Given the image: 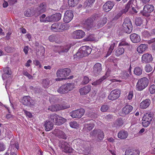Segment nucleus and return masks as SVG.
Instances as JSON below:
<instances>
[{"label": "nucleus", "instance_id": "25", "mask_svg": "<svg viewBox=\"0 0 155 155\" xmlns=\"http://www.w3.org/2000/svg\"><path fill=\"white\" fill-rule=\"evenodd\" d=\"M46 10V6L45 3H43L40 4L37 8V12L38 13L41 14L45 12Z\"/></svg>", "mask_w": 155, "mask_h": 155}, {"label": "nucleus", "instance_id": "22", "mask_svg": "<svg viewBox=\"0 0 155 155\" xmlns=\"http://www.w3.org/2000/svg\"><path fill=\"white\" fill-rule=\"evenodd\" d=\"M91 86L87 85L80 89L79 91L81 95H85L88 93L91 90Z\"/></svg>", "mask_w": 155, "mask_h": 155}, {"label": "nucleus", "instance_id": "63", "mask_svg": "<svg viewBox=\"0 0 155 155\" xmlns=\"http://www.w3.org/2000/svg\"><path fill=\"white\" fill-rule=\"evenodd\" d=\"M24 112L26 114V116L28 117H29L31 118L32 117V114L30 112H28V111L25 110H24Z\"/></svg>", "mask_w": 155, "mask_h": 155}, {"label": "nucleus", "instance_id": "23", "mask_svg": "<svg viewBox=\"0 0 155 155\" xmlns=\"http://www.w3.org/2000/svg\"><path fill=\"white\" fill-rule=\"evenodd\" d=\"M53 133L55 134L56 136L59 138L64 139H66L67 138V136L65 134L63 131L55 129L53 132Z\"/></svg>", "mask_w": 155, "mask_h": 155}, {"label": "nucleus", "instance_id": "45", "mask_svg": "<svg viewBox=\"0 0 155 155\" xmlns=\"http://www.w3.org/2000/svg\"><path fill=\"white\" fill-rule=\"evenodd\" d=\"M132 7V3L131 1H129L126 5L125 8L123 11L124 12H126L129 9H131Z\"/></svg>", "mask_w": 155, "mask_h": 155}, {"label": "nucleus", "instance_id": "20", "mask_svg": "<svg viewBox=\"0 0 155 155\" xmlns=\"http://www.w3.org/2000/svg\"><path fill=\"white\" fill-rule=\"evenodd\" d=\"M53 123L50 119H48L45 122L44 124L45 129L46 131H48L51 130L53 128Z\"/></svg>", "mask_w": 155, "mask_h": 155}, {"label": "nucleus", "instance_id": "35", "mask_svg": "<svg viewBox=\"0 0 155 155\" xmlns=\"http://www.w3.org/2000/svg\"><path fill=\"white\" fill-rule=\"evenodd\" d=\"M108 76L107 75V74H106L105 76H104L102 78L92 83L91 84L92 85L94 86H96L97 85H99L101 84L102 81H103Z\"/></svg>", "mask_w": 155, "mask_h": 155}, {"label": "nucleus", "instance_id": "61", "mask_svg": "<svg viewBox=\"0 0 155 155\" xmlns=\"http://www.w3.org/2000/svg\"><path fill=\"white\" fill-rule=\"evenodd\" d=\"M143 35L145 37H148L150 36V34L147 31H145L142 33Z\"/></svg>", "mask_w": 155, "mask_h": 155}, {"label": "nucleus", "instance_id": "50", "mask_svg": "<svg viewBox=\"0 0 155 155\" xmlns=\"http://www.w3.org/2000/svg\"><path fill=\"white\" fill-rule=\"evenodd\" d=\"M70 107V105L67 104L62 105H59V110L67 109Z\"/></svg>", "mask_w": 155, "mask_h": 155}, {"label": "nucleus", "instance_id": "47", "mask_svg": "<svg viewBox=\"0 0 155 155\" xmlns=\"http://www.w3.org/2000/svg\"><path fill=\"white\" fill-rule=\"evenodd\" d=\"M70 127L73 128H77L79 127L78 124L75 121H72L69 123Z\"/></svg>", "mask_w": 155, "mask_h": 155}, {"label": "nucleus", "instance_id": "14", "mask_svg": "<svg viewBox=\"0 0 155 155\" xmlns=\"http://www.w3.org/2000/svg\"><path fill=\"white\" fill-rule=\"evenodd\" d=\"M61 17V14L56 13L46 17V22L57 21L59 20Z\"/></svg>", "mask_w": 155, "mask_h": 155}, {"label": "nucleus", "instance_id": "19", "mask_svg": "<svg viewBox=\"0 0 155 155\" xmlns=\"http://www.w3.org/2000/svg\"><path fill=\"white\" fill-rule=\"evenodd\" d=\"M101 70V64L100 63H97L95 64L94 68L93 76H97L100 73Z\"/></svg>", "mask_w": 155, "mask_h": 155}, {"label": "nucleus", "instance_id": "64", "mask_svg": "<svg viewBox=\"0 0 155 155\" xmlns=\"http://www.w3.org/2000/svg\"><path fill=\"white\" fill-rule=\"evenodd\" d=\"M23 74L27 77L29 79H31L32 78V76L30 74H28V72H25L23 73Z\"/></svg>", "mask_w": 155, "mask_h": 155}, {"label": "nucleus", "instance_id": "49", "mask_svg": "<svg viewBox=\"0 0 155 155\" xmlns=\"http://www.w3.org/2000/svg\"><path fill=\"white\" fill-rule=\"evenodd\" d=\"M94 39L95 38L94 37V35H91L86 37L84 39V41H92L94 40Z\"/></svg>", "mask_w": 155, "mask_h": 155}, {"label": "nucleus", "instance_id": "12", "mask_svg": "<svg viewBox=\"0 0 155 155\" xmlns=\"http://www.w3.org/2000/svg\"><path fill=\"white\" fill-rule=\"evenodd\" d=\"M60 147H61L62 151L66 153H71L72 152L73 149L69 146L68 143L62 141L60 143Z\"/></svg>", "mask_w": 155, "mask_h": 155}, {"label": "nucleus", "instance_id": "32", "mask_svg": "<svg viewBox=\"0 0 155 155\" xmlns=\"http://www.w3.org/2000/svg\"><path fill=\"white\" fill-rule=\"evenodd\" d=\"M140 152L138 150H128L125 152V155H139Z\"/></svg>", "mask_w": 155, "mask_h": 155}, {"label": "nucleus", "instance_id": "21", "mask_svg": "<svg viewBox=\"0 0 155 155\" xmlns=\"http://www.w3.org/2000/svg\"><path fill=\"white\" fill-rule=\"evenodd\" d=\"M133 109V107L129 105L124 106L122 109V115L124 116L129 113Z\"/></svg>", "mask_w": 155, "mask_h": 155}, {"label": "nucleus", "instance_id": "37", "mask_svg": "<svg viewBox=\"0 0 155 155\" xmlns=\"http://www.w3.org/2000/svg\"><path fill=\"white\" fill-rule=\"evenodd\" d=\"M41 84L44 88H48L50 86V81L47 78L44 79L42 80Z\"/></svg>", "mask_w": 155, "mask_h": 155}, {"label": "nucleus", "instance_id": "62", "mask_svg": "<svg viewBox=\"0 0 155 155\" xmlns=\"http://www.w3.org/2000/svg\"><path fill=\"white\" fill-rule=\"evenodd\" d=\"M5 149V146L2 143H0V151H4Z\"/></svg>", "mask_w": 155, "mask_h": 155}, {"label": "nucleus", "instance_id": "43", "mask_svg": "<svg viewBox=\"0 0 155 155\" xmlns=\"http://www.w3.org/2000/svg\"><path fill=\"white\" fill-rule=\"evenodd\" d=\"M142 69L141 67H137L135 68L134 71V73L137 75H140L141 74Z\"/></svg>", "mask_w": 155, "mask_h": 155}, {"label": "nucleus", "instance_id": "58", "mask_svg": "<svg viewBox=\"0 0 155 155\" xmlns=\"http://www.w3.org/2000/svg\"><path fill=\"white\" fill-rule=\"evenodd\" d=\"M40 20L41 22H46V15L43 14L40 17Z\"/></svg>", "mask_w": 155, "mask_h": 155}, {"label": "nucleus", "instance_id": "34", "mask_svg": "<svg viewBox=\"0 0 155 155\" xmlns=\"http://www.w3.org/2000/svg\"><path fill=\"white\" fill-rule=\"evenodd\" d=\"M124 50L123 48L118 46V47L115 51V54L117 56L122 54L124 52Z\"/></svg>", "mask_w": 155, "mask_h": 155}, {"label": "nucleus", "instance_id": "52", "mask_svg": "<svg viewBox=\"0 0 155 155\" xmlns=\"http://www.w3.org/2000/svg\"><path fill=\"white\" fill-rule=\"evenodd\" d=\"M129 43L125 41L122 40L120 42L118 46L121 47L122 46H126L129 45Z\"/></svg>", "mask_w": 155, "mask_h": 155}, {"label": "nucleus", "instance_id": "3", "mask_svg": "<svg viewBox=\"0 0 155 155\" xmlns=\"http://www.w3.org/2000/svg\"><path fill=\"white\" fill-rule=\"evenodd\" d=\"M149 81L146 78H143L139 79L136 85L137 90L141 91L144 89L148 85Z\"/></svg>", "mask_w": 155, "mask_h": 155}, {"label": "nucleus", "instance_id": "36", "mask_svg": "<svg viewBox=\"0 0 155 155\" xmlns=\"http://www.w3.org/2000/svg\"><path fill=\"white\" fill-rule=\"evenodd\" d=\"M58 115L55 114H53L50 115L49 119L53 123H54L56 124V121L58 118Z\"/></svg>", "mask_w": 155, "mask_h": 155}, {"label": "nucleus", "instance_id": "4", "mask_svg": "<svg viewBox=\"0 0 155 155\" xmlns=\"http://www.w3.org/2000/svg\"><path fill=\"white\" fill-rule=\"evenodd\" d=\"M92 49L88 47L84 46L81 47L77 52L76 55L79 58L88 55L91 52Z\"/></svg>", "mask_w": 155, "mask_h": 155}, {"label": "nucleus", "instance_id": "2", "mask_svg": "<svg viewBox=\"0 0 155 155\" xmlns=\"http://www.w3.org/2000/svg\"><path fill=\"white\" fill-rule=\"evenodd\" d=\"M75 87V84L73 83L66 84L62 85L57 90L60 94H64L72 90Z\"/></svg>", "mask_w": 155, "mask_h": 155}, {"label": "nucleus", "instance_id": "56", "mask_svg": "<svg viewBox=\"0 0 155 155\" xmlns=\"http://www.w3.org/2000/svg\"><path fill=\"white\" fill-rule=\"evenodd\" d=\"M98 129H94L90 133L91 136L94 137L97 136V137L98 134Z\"/></svg>", "mask_w": 155, "mask_h": 155}, {"label": "nucleus", "instance_id": "5", "mask_svg": "<svg viewBox=\"0 0 155 155\" xmlns=\"http://www.w3.org/2000/svg\"><path fill=\"white\" fill-rule=\"evenodd\" d=\"M71 45L70 44H66L60 46H55L54 50L61 54H64L69 51L71 47Z\"/></svg>", "mask_w": 155, "mask_h": 155}, {"label": "nucleus", "instance_id": "10", "mask_svg": "<svg viewBox=\"0 0 155 155\" xmlns=\"http://www.w3.org/2000/svg\"><path fill=\"white\" fill-rule=\"evenodd\" d=\"M120 91L119 89H114L112 91L109 95L108 98L110 100H114L119 97Z\"/></svg>", "mask_w": 155, "mask_h": 155}, {"label": "nucleus", "instance_id": "53", "mask_svg": "<svg viewBox=\"0 0 155 155\" xmlns=\"http://www.w3.org/2000/svg\"><path fill=\"white\" fill-rule=\"evenodd\" d=\"M152 68L151 66L149 64H147L145 67V70L147 72H151L152 70Z\"/></svg>", "mask_w": 155, "mask_h": 155}, {"label": "nucleus", "instance_id": "13", "mask_svg": "<svg viewBox=\"0 0 155 155\" xmlns=\"http://www.w3.org/2000/svg\"><path fill=\"white\" fill-rule=\"evenodd\" d=\"M21 101L24 105L31 106L34 104V101L29 96H25L21 99Z\"/></svg>", "mask_w": 155, "mask_h": 155}, {"label": "nucleus", "instance_id": "26", "mask_svg": "<svg viewBox=\"0 0 155 155\" xmlns=\"http://www.w3.org/2000/svg\"><path fill=\"white\" fill-rule=\"evenodd\" d=\"M150 103V100L149 99H146L140 103V107L143 109L146 108L149 106Z\"/></svg>", "mask_w": 155, "mask_h": 155}, {"label": "nucleus", "instance_id": "15", "mask_svg": "<svg viewBox=\"0 0 155 155\" xmlns=\"http://www.w3.org/2000/svg\"><path fill=\"white\" fill-rule=\"evenodd\" d=\"M73 16V14L72 11L68 10L66 11L63 18L64 22L65 23L70 22L72 20Z\"/></svg>", "mask_w": 155, "mask_h": 155}, {"label": "nucleus", "instance_id": "54", "mask_svg": "<svg viewBox=\"0 0 155 155\" xmlns=\"http://www.w3.org/2000/svg\"><path fill=\"white\" fill-rule=\"evenodd\" d=\"M149 91L151 94L155 93V85L153 84L150 87Z\"/></svg>", "mask_w": 155, "mask_h": 155}, {"label": "nucleus", "instance_id": "16", "mask_svg": "<svg viewBox=\"0 0 155 155\" xmlns=\"http://www.w3.org/2000/svg\"><path fill=\"white\" fill-rule=\"evenodd\" d=\"M153 60L152 56L150 54L146 53L144 54L141 58V61L143 63H148L151 62Z\"/></svg>", "mask_w": 155, "mask_h": 155}, {"label": "nucleus", "instance_id": "6", "mask_svg": "<svg viewBox=\"0 0 155 155\" xmlns=\"http://www.w3.org/2000/svg\"><path fill=\"white\" fill-rule=\"evenodd\" d=\"M123 29L124 31L127 33H130L132 30V23L128 18L124 20L123 24Z\"/></svg>", "mask_w": 155, "mask_h": 155}, {"label": "nucleus", "instance_id": "42", "mask_svg": "<svg viewBox=\"0 0 155 155\" xmlns=\"http://www.w3.org/2000/svg\"><path fill=\"white\" fill-rule=\"evenodd\" d=\"M79 0H68V4L69 6L74 7L79 2Z\"/></svg>", "mask_w": 155, "mask_h": 155}, {"label": "nucleus", "instance_id": "40", "mask_svg": "<svg viewBox=\"0 0 155 155\" xmlns=\"http://www.w3.org/2000/svg\"><path fill=\"white\" fill-rule=\"evenodd\" d=\"M98 134L97 135L98 141L101 140H103L104 137V134L103 131L100 129L98 130Z\"/></svg>", "mask_w": 155, "mask_h": 155}, {"label": "nucleus", "instance_id": "27", "mask_svg": "<svg viewBox=\"0 0 155 155\" xmlns=\"http://www.w3.org/2000/svg\"><path fill=\"white\" fill-rule=\"evenodd\" d=\"M9 68V67H6L4 69V73L2 76L3 80H5L10 77Z\"/></svg>", "mask_w": 155, "mask_h": 155}, {"label": "nucleus", "instance_id": "30", "mask_svg": "<svg viewBox=\"0 0 155 155\" xmlns=\"http://www.w3.org/2000/svg\"><path fill=\"white\" fill-rule=\"evenodd\" d=\"M128 135V133L126 131L122 130L118 133V137L121 139H125L127 137Z\"/></svg>", "mask_w": 155, "mask_h": 155}, {"label": "nucleus", "instance_id": "9", "mask_svg": "<svg viewBox=\"0 0 155 155\" xmlns=\"http://www.w3.org/2000/svg\"><path fill=\"white\" fill-rule=\"evenodd\" d=\"M154 10V7L150 5H147L144 6L143 11L141 14L143 16L148 17L150 13Z\"/></svg>", "mask_w": 155, "mask_h": 155}, {"label": "nucleus", "instance_id": "24", "mask_svg": "<svg viewBox=\"0 0 155 155\" xmlns=\"http://www.w3.org/2000/svg\"><path fill=\"white\" fill-rule=\"evenodd\" d=\"M131 41L134 43H137L139 42L141 39L140 36L136 33L131 34L130 36Z\"/></svg>", "mask_w": 155, "mask_h": 155}, {"label": "nucleus", "instance_id": "29", "mask_svg": "<svg viewBox=\"0 0 155 155\" xmlns=\"http://www.w3.org/2000/svg\"><path fill=\"white\" fill-rule=\"evenodd\" d=\"M49 40L50 41L55 42L57 43L61 42L60 40L58 37L55 35H51L49 37Z\"/></svg>", "mask_w": 155, "mask_h": 155}, {"label": "nucleus", "instance_id": "39", "mask_svg": "<svg viewBox=\"0 0 155 155\" xmlns=\"http://www.w3.org/2000/svg\"><path fill=\"white\" fill-rule=\"evenodd\" d=\"M48 110L52 111H57L59 110V104H56L50 106Z\"/></svg>", "mask_w": 155, "mask_h": 155}, {"label": "nucleus", "instance_id": "44", "mask_svg": "<svg viewBox=\"0 0 155 155\" xmlns=\"http://www.w3.org/2000/svg\"><path fill=\"white\" fill-rule=\"evenodd\" d=\"M11 150L13 149L14 151H17L19 148L18 143L15 142V143H12V140L11 141Z\"/></svg>", "mask_w": 155, "mask_h": 155}, {"label": "nucleus", "instance_id": "60", "mask_svg": "<svg viewBox=\"0 0 155 155\" xmlns=\"http://www.w3.org/2000/svg\"><path fill=\"white\" fill-rule=\"evenodd\" d=\"M133 92L132 91H130L127 95V99L129 100L131 99L133 97Z\"/></svg>", "mask_w": 155, "mask_h": 155}, {"label": "nucleus", "instance_id": "46", "mask_svg": "<svg viewBox=\"0 0 155 155\" xmlns=\"http://www.w3.org/2000/svg\"><path fill=\"white\" fill-rule=\"evenodd\" d=\"M94 124L93 123L87 124H84L85 127L89 130H92L94 127Z\"/></svg>", "mask_w": 155, "mask_h": 155}, {"label": "nucleus", "instance_id": "48", "mask_svg": "<svg viewBox=\"0 0 155 155\" xmlns=\"http://www.w3.org/2000/svg\"><path fill=\"white\" fill-rule=\"evenodd\" d=\"M95 0H87L86 2L84 3V5L86 7H91L95 2Z\"/></svg>", "mask_w": 155, "mask_h": 155}, {"label": "nucleus", "instance_id": "7", "mask_svg": "<svg viewBox=\"0 0 155 155\" xmlns=\"http://www.w3.org/2000/svg\"><path fill=\"white\" fill-rule=\"evenodd\" d=\"M153 118V115L151 114H146L143 116L142 119V124L143 126L147 127L150 123Z\"/></svg>", "mask_w": 155, "mask_h": 155}, {"label": "nucleus", "instance_id": "11", "mask_svg": "<svg viewBox=\"0 0 155 155\" xmlns=\"http://www.w3.org/2000/svg\"><path fill=\"white\" fill-rule=\"evenodd\" d=\"M84 110L81 108L72 111L70 113V115L73 118H80L84 115Z\"/></svg>", "mask_w": 155, "mask_h": 155}, {"label": "nucleus", "instance_id": "38", "mask_svg": "<svg viewBox=\"0 0 155 155\" xmlns=\"http://www.w3.org/2000/svg\"><path fill=\"white\" fill-rule=\"evenodd\" d=\"M66 121V119L58 115L56 124L58 125H61L64 123Z\"/></svg>", "mask_w": 155, "mask_h": 155}, {"label": "nucleus", "instance_id": "55", "mask_svg": "<svg viewBox=\"0 0 155 155\" xmlns=\"http://www.w3.org/2000/svg\"><path fill=\"white\" fill-rule=\"evenodd\" d=\"M109 107L107 105H102L101 108V110L102 112H105L108 109Z\"/></svg>", "mask_w": 155, "mask_h": 155}, {"label": "nucleus", "instance_id": "17", "mask_svg": "<svg viewBox=\"0 0 155 155\" xmlns=\"http://www.w3.org/2000/svg\"><path fill=\"white\" fill-rule=\"evenodd\" d=\"M85 33L81 30H78L75 31L73 34L74 37L76 39L83 38L85 35Z\"/></svg>", "mask_w": 155, "mask_h": 155}, {"label": "nucleus", "instance_id": "1", "mask_svg": "<svg viewBox=\"0 0 155 155\" xmlns=\"http://www.w3.org/2000/svg\"><path fill=\"white\" fill-rule=\"evenodd\" d=\"M71 72V70L68 68L60 69L56 72V76L58 78L55 81H61L66 79V77L68 76Z\"/></svg>", "mask_w": 155, "mask_h": 155}, {"label": "nucleus", "instance_id": "51", "mask_svg": "<svg viewBox=\"0 0 155 155\" xmlns=\"http://www.w3.org/2000/svg\"><path fill=\"white\" fill-rule=\"evenodd\" d=\"M24 14L25 16L29 17L32 15V13L31 9H28L24 12Z\"/></svg>", "mask_w": 155, "mask_h": 155}, {"label": "nucleus", "instance_id": "57", "mask_svg": "<svg viewBox=\"0 0 155 155\" xmlns=\"http://www.w3.org/2000/svg\"><path fill=\"white\" fill-rule=\"evenodd\" d=\"M89 81V79L88 77L87 76H84V77L82 84H87Z\"/></svg>", "mask_w": 155, "mask_h": 155}, {"label": "nucleus", "instance_id": "33", "mask_svg": "<svg viewBox=\"0 0 155 155\" xmlns=\"http://www.w3.org/2000/svg\"><path fill=\"white\" fill-rule=\"evenodd\" d=\"M107 18L105 17L102 18L100 19L97 22V25L98 28L103 26L107 22Z\"/></svg>", "mask_w": 155, "mask_h": 155}, {"label": "nucleus", "instance_id": "59", "mask_svg": "<svg viewBox=\"0 0 155 155\" xmlns=\"http://www.w3.org/2000/svg\"><path fill=\"white\" fill-rule=\"evenodd\" d=\"M142 21L140 18H137L135 20V23L137 26L140 25L142 23Z\"/></svg>", "mask_w": 155, "mask_h": 155}, {"label": "nucleus", "instance_id": "18", "mask_svg": "<svg viewBox=\"0 0 155 155\" xmlns=\"http://www.w3.org/2000/svg\"><path fill=\"white\" fill-rule=\"evenodd\" d=\"M114 6L113 2L111 1H108L105 3L103 6V10L106 12L110 11Z\"/></svg>", "mask_w": 155, "mask_h": 155}, {"label": "nucleus", "instance_id": "41", "mask_svg": "<svg viewBox=\"0 0 155 155\" xmlns=\"http://www.w3.org/2000/svg\"><path fill=\"white\" fill-rule=\"evenodd\" d=\"M116 44V41H112L110 47L109 49L107 52V56L109 55L113 50L114 47Z\"/></svg>", "mask_w": 155, "mask_h": 155}, {"label": "nucleus", "instance_id": "8", "mask_svg": "<svg viewBox=\"0 0 155 155\" xmlns=\"http://www.w3.org/2000/svg\"><path fill=\"white\" fill-rule=\"evenodd\" d=\"M66 29L65 25L61 23L53 24L51 26V30L54 31H62Z\"/></svg>", "mask_w": 155, "mask_h": 155}, {"label": "nucleus", "instance_id": "28", "mask_svg": "<svg viewBox=\"0 0 155 155\" xmlns=\"http://www.w3.org/2000/svg\"><path fill=\"white\" fill-rule=\"evenodd\" d=\"M147 48V46L145 44H141L137 48V51L139 53H142Z\"/></svg>", "mask_w": 155, "mask_h": 155}, {"label": "nucleus", "instance_id": "31", "mask_svg": "<svg viewBox=\"0 0 155 155\" xmlns=\"http://www.w3.org/2000/svg\"><path fill=\"white\" fill-rule=\"evenodd\" d=\"M93 20L91 18L88 19L85 22V27L89 30L92 26Z\"/></svg>", "mask_w": 155, "mask_h": 155}]
</instances>
